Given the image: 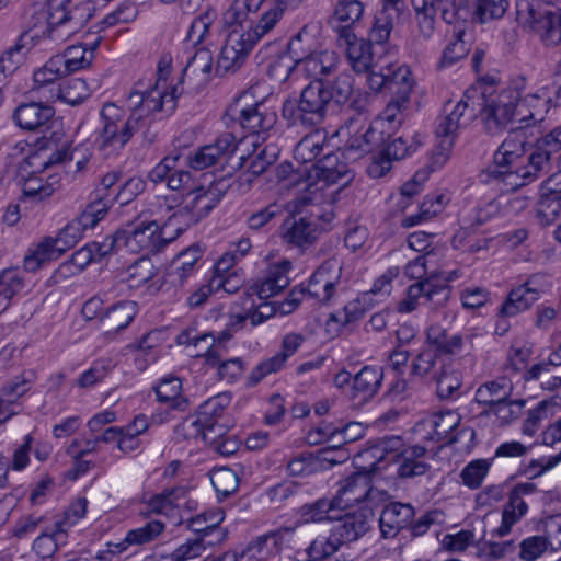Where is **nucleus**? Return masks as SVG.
<instances>
[{
	"mask_svg": "<svg viewBox=\"0 0 561 561\" xmlns=\"http://www.w3.org/2000/svg\"><path fill=\"white\" fill-rule=\"evenodd\" d=\"M339 57L334 51H306L297 56V59L286 66V78L288 76H305L313 80H323L337 69Z\"/></svg>",
	"mask_w": 561,
	"mask_h": 561,
	"instance_id": "nucleus-11",
	"label": "nucleus"
},
{
	"mask_svg": "<svg viewBox=\"0 0 561 561\" xmlns=\"http://www.w3.org/2000/svg\"><path fill=\"white\" fill-rule=\"evenodd\" d=\"M231 396L228 392H221L213 398H209L198 408L197 413L207 422L217 436L221 437L227 433V426L219 423L226 408L230 404Z\"/></svg>",
	"mask_w": 561,
	"mask_h": 561,
	"instance_id": "nucleus-36",
	"label": "nucleus"
},
{
	"mask_svg": "<svg viewBox=\"0 0 561 561\" xmlns=\"http://www.w3.org/2000/svg\"><path fill=\"white\" fill-rule=\"evenodd\" d=\"M65 251V248L58 244L56 239L47 237L30 249L24 257V268L28 272H36L46 262L58 259Z\"/></svg>",
	"mask_w": 561,
	"mask_h": 561,
	"instance_id": "nucleus-33",
	"label": "nucleus"
},
{
	"mask_svg": "<svg viewBox=\"0 0 561 561\" xmlns=\"http://www.w3.org/2000/svg\"><path fill=\"white\" fill-rule=\"evenodd\" d=\"M156 275V268L148 257L138 259L127 270L126 282L130 288H139Z\"/></svg>",
	"mask_w": 561,
	"mask_h": 561,
	"instance_id": "nucleus-64",
	"label": "nucleus"
},
{
	"mask_svg": "<svg viewBox=\"0 0 561 561\" xmlns=\"http://www.w3.org/2000/svg\"><path fill=\"white\" fill-rule=\"evenodd\" d=\"M370 477L364 472H355L341 481L335 500L341 506H348L368 499L371 494Z\"/></svg>",
	"mask_w": 561,
	"mask_h": 561,
	"instance_id": "nucleus-25",
	"label": "nucleus"
},
{
	"mask_svg": "<svg viewBox=\"0 0 561 561\" xmlns=\"http://www.w3.org/2000/svg\"><path fill=\"white\" fill-rule=\"evenodd\" d=\"M465 36L466 32L461 26H457L454 30L453 39H450L443 53L442 62L444 65H451L467 56L469 44L465 39Z\"/></svg>",
	"mask_w": 561,
	"mask_h": 561,
	"instance_id": "nucleus-63",
	"label": "nucleus"
},
{
	"mask_svg": "<svg viewBox=\"0 0 561 561\" xmlns=\"http://www.w3.org/2000/svg\"><path fill=\"white\" fill-rule=\"evenodd\" d=\"M178 87L171 93L157 85L146 92H130L126 100L129 111L124 117L123 111L113 103H107L101 111L103 128L96 138L98 148L105 156L119 152L137 131H141L146 145H152L158 138L156 114L172 112L175 107Z\"/></svg>",
	"mask_w": 561,
	"mask_h": 561,
	"instance_id": "nucleus-1",
	"label": "nucleus"
},
{
	"mask_svg": "<svg viewBox=\"0 0 561 561\" xmlns=\"http://www.w3.org/2000/svg\"><path fill=\"white\" fill-rule=\"evenodd\" d=\"M53 100H61L70 105L82 103L89 96V89L83 79L72 78L60 87H53Z\"/></svg>",
	"mask_w": 561,
	"mask_h": 561,
	"instance_id": "nucleus-47",
	"label": "nucleus"
},
{
	"mask_svg": "<svg viewBox=\"0 0 561 561\" xmlns=\"http://www.w3.org/2000/svg\"><path fill=\"white\" fill-rule=\"evenodd\" d=\"M490 173L497 183H503L505 186L516 190L539 176L541 172H535L528 163L527 167L517 171H510L508 167H497L495 164L494 169L491 170Z\"/></svg>",
	"mask_w": 561,
	"mask_h": 561,
	"instance_id": "nucleus-45",
	"label": "nucleus"
},
{
	"mask_svg": "<svg viewBox=\"0 0 561 561\" xmlns=\"http://www.w3.org/2000/svg\"><path fill=\"white\" fill-rule=\"evenodd\" d=\"M480 95L482 98V106L478 115L482 117L490 133H497L513 124L514 102L517 100L516 89L506 88L488 96L483 93H480Z\"/></svg>",
	"mask_w": 561,
	"mask_h": 561,
	"instance_id": "nucleus-8",
	"label": "nucleus"
},
{
	"mask_svg": "<svg viewBox=\"0 0 561 561\" xmlns=\"http://www.w3.org/2000/svg\"><path fill=\"white\" fill-rule=\"evenodd\" d=\"M371 512L369 510H357L339 517L331 529L341 546L358 540L370 527Z\"/></svg>",
	"mask_w": 561,
	"mask_h": 561,
	"instance_id": "nucleus-18",
	"label": "nucleus"
},
{
	"mask_svg": "<svg viewBox=\"0 0 561 561\" xmlns=\"http://www.w3.org/2000/svg\"><path fill=\"white\" fill-rule=\"evenodd\" d=\"M559 0H516L517 20L537 34L546 46L561 43Z\"/></svg>",
	"mask_w": 561,
	"mask_h": 561,
	"instance_id": "nucleus-6",
	"label": "nucleus"
},
{
	"mask_svg": "<svg viewBox=\"0 0 561 561\" xmlns=\"http://www.w3.org/2000/svg\"><path fill=\"white\" fill-rule=\"evenodd\" d=\"M202 250L198 245H191L180 252L173 260L168 272L171 284L182 286L195 273L202 259Z\"/></svg>",
	"mask_w": 561,
	"mask_h": 561,
	"instance_id": "nucleus-27",
	"label": "nucleus"
},
{
	"mask_svg": "<svg viewBox=\"0 0 561 561\" xmlns=\"http://www.w3.org/2000/svg\"><path fill=\"white\" fill-rule=\"evenodd\" d=\"M25 36L26 34L21 35L15 44L5 49L0 56V82L11 76L22 62Z\"/></svg>",
	"mask_w": 561,
	"mask_h": 561,
	"instance_id": "nucleus-57",
	"label": "nucleus"
},
{
	"mask_svg": "<svg viewBox=\"0 0 561 561\" xmlns=\"http://www.w3.org/2000/svg\"><path fill=\"white\" fill-rule=\"evenodd\" d=\"M524 137L519 134L508 136L494 154V164L510 167L513 161L524 153Z\"/></svg>",
	"mask_w": 561,
	"mask_h": 561,
	"instance_id": "nucleus-54",
	"label": "nucleus"
},
{
	"mask_svg": "<svg viewBox=\"0 0 561 561\" xmlns=\"http://www.w3.org/2000/svg\"><path fill=\"white\" fill-rule=\"evenodd\" d=\"M283 14L282 8L274 7L267 10L255 25L252 20V25L245 30L247 38L253 39V45H255L259 39L268 34L275 27Z\"/></svg>",
	"mask_w": 561,
	"mask_h": 561,
	"instance_id": "nucleus-58",
	"label": "nucleus"
},
{
	"mask_svg": "<svg viewBox=\"0 0 561 561\" xmlns=\"http://www.w3.org/2000/svg\"><path fill=\"white\" fill-rule=\"evenodd\" d=\"M540 297V290L534 286V279L512 289L500 309L503 317H515L528 310Z\"/></svg>",
	"mask_w": 561,
	"mask_h": 561,
	"instance_id": "nucleus-24",
	"label": "nucleus"
},
{
	"mask_svg": "<svg viewBox=\"0 0 561 561\" xmlns=\"http://www.w3.org/2000/svg\"><path fill=\"white\" fill-rule=\"evenodd\" d=\"M329 105V87L323 80H312L297 100L284 102L282 113L293 125L314 127L324 122Z\"/></svg>",
	"mask_w": 561,
	"mask_h": 561,
	"instance_id": "nucleus-7",
	"label": "nucleus"
},
{
	"mask_svg": "<svg viewBox=\"0 0 561 561\" xmlns=\"http://www.w3.org/2000/svg\"><path fill=\"white\" fill-rule=\"evenodd\" d=\"M176 433L184 439H198L204 442H214L217 436V432L203 420V417L196 413L194 416L186 417L176 427Z\"/></svg>",
	"mask_w": 561,
	"mask_h": 561,
	"instance_id": "nucleus-43",
	"label": "nucleus"
},
{
	"mask_svg": "<svg viewBox=\"0 0 561 561\" xmlns=\"http://www.w3.org/2000/svg\"><path fill=\"white\" fill-rule=\"evenodd\" d=\"M213 68V56L208 49H198L187 61L183 69L186 77L194 76L199 83H206L209 80Z\"/></svg>",
	"mask_w": 561,
	"mask_h": 561,
	"instance_id": "nucleus-52",
	"label": "nucleus"
},
{
	"mask_svg": "<svg viewBox=\"0 0 561 561\" xmlns=\"http://www.w3.org/2000/svg\"><path fill=\"white\" fill-rule=\"evenodd\" d=\"M561 150V126L537 139L534 151L528 157L530 168L535 172H548L551 157Z\"/></svg>",
	"mask_w": 561,
	"mask_h": 561,
	"instance_id": "nucleus-23",
	"label": "nucleus"
},
{
	"mask_svg": "<svg viewBox=\"0 0 561 561\" xmlns=\"http://www.w3.org/2000/svg\"><path fill=\"white\" fill-rule=\"evenodd\" d=\"M513 391V385L506 376L482 383L474 393V400L480 405H488L490 409L503 401L510 399Z\"/></svg>",
	"mask_w": 561,
	"mask_h": 561,
	"instance_id": "nucleus-32",
	"label": "nucleus"
},
{
	"mask_svg": "<svg viewBox=\"0 0 561 561\" xmlns=\"http://www.w3.org/2000/svg\"><path fill=\"white\" fill-rule=\"evenodd\" d=\"M101 41L102 37L98 36L91 42L69 46L61 55H55V58L59 59L60 67L66 76L90 67L94 59V51L100 46Z\"/></svg>",
	"mask_w": 561,
	"mask_h": 561,
	"instance_id": "nucleus-22",
	"label": "nucleus"
},
{
	"mask_svg": "<svg viewBox=\"0 0 561 561\" xmlns=\"http://www.w3.org/2000/svg\"><path fill=\"white\" fill-rule=\"evenodd\" d=\"M343 264L337 257L325 260L311 275L307 287H294L284 302L279 306L282 314L291 313L305 298H311L319 304H330L341 283Z\"/></svg>",
	"mask_w": 561,
	"mask_h": 561,
	"instance_id": "nucleus-3",
	"label": "nucleus"
},
{
	"mask_svg": "<svg viewBox=\"0 0 561 561\" xmlns=\"http://www.w3.org/2000/svg\"><path fill=\"white\" fill-rule=\"evenodd\" d=\"M137 313L134 301H121L108 308L101 317V324L105 334H114L129 325Z\"/></svg>",
	"mask_w": 561,
	"mask_h": 561,
	"instance_id": "nucleus-30",
	"label": "nucleus"
},
{
	"mask_svg": "<svg viewBox=\"0 0 561 561\" xmlns=\"http://www.w3.org/2000/svg\"><path fill=\"white\" fill-rule=\"evenodd\" d=\"M55 115V110L43 102H31L16 107L13 118L26 130L44 131Z\"/></svg>",
	"mask_w": 561,
	"mask_h": 561,
	"instance_id": "nucleus-21",
	"label": "nucleus"
},
{
	"mask_svg": "<svg viewBox=\"0 0 561 561\" xmlns=\"http://www.w3.org/2000/svg\"><path fill=\"white\" fill-rule=\"evenodd\" d=\"M159 402L167 404L171 410L185 411L188 400L182 396V381L178 377H165L156 388Z\"/></svg>",
	"mask_w": 561,
	"mask_h": 561,
	"instance_id": "nucleus-39",
	"label": "nucleus"
},
{
	"mask_svg": "<svg viewBox=\"0 0 561 561\" xmlns=\"http://www.w3.org/2000/svg\"><path fill=\"white\" fill-rule=\"evenodd\" d=\"M245 139L237 140L232 133L220 134L215 142L199 148L191 158L190 165L195 170H204L217 164L221 159L229 158Z\"/></svg>",
	"mask_w": 561,
	"mask_h": 561,
	"instance_id": "nucleus-16",
	"label": "nucleus"
},
{
	"mask_svg": "<svg viewBox=\"0 0 561 561\" xmlns=\"http://www.w3.org/2000/svg\"><path fill=\"white\" fill-rule=\"evenodd\" d=\"M238 122L250 135L256 136L255 139L245 137V141L242 144L250 141L251 146L256 147L257 140L260 138L264 140L266 133L275 126L277 115L273 108L267 106L266 102H256L239 111Z\"/></svg>",
	"mask_w": 561,
	"mask_h": 561,
	"instance_id": "nucleus-12",
	"label": "nucleus"
},
{
	"mask_svg": "<svg viewBox=\"0 0 561 561\" xmlns=\"http://www.w3.org/2000/svg\"><path fill=\"white\" fill-rule=\"evenodd\" d=\"M305 341L300 333H288L283 337L280 351L273 357L260 363L249 375L248 386L257 385L265 376L279 371Z\"/></svg>",
	"mask_w": 561,
	"mask_h": 561,
	"instance_id": "nucleus-17",
	"label": "nucleus"
},
{
	"mask_svg": "<svg viewBox=\"0 0 561 561\" xmlns=\"http://www.w3.org/2000/svg\"><path fill=\"white\" fill-rule=\"evenodd\" d=\"M291 268V263L288 260L274 263L268 266L264 277L252 286L244 294L242 307L245 308L247 301L251 300L255 295L260 300H267L282 293L289 285L288 273Z\"/></svg>",
	"mask_w": 561,
	"mask_h": 561,
	"instance_id": "nucleus-14",
	"label": "nucleus"
},
{
	"mask_svg": "<svg viewBox=\"0 0 561 561\" xmlns=\"http://www.w3.org/2000/svg\"><path fill=\"white\" fill-rule=\"evenodd\" d=\"M93 11L90 1L47 0L46 28L43 34L51 41L65 42L89 22Z\"/></svg>",
	"mask_w": 561,
	"mask_h": 561,
	"instance_id": "nucleus-5",
	"label": "nucleus"
},
{
	"mask_svg": "<svg viewBox=\"0 0 561 561\" xmlns=\"http://www.w3.org/2000/svg\"><path fill=\"white\" fill-rule=\"evenodd\" d=\"M340 507V503L333 500L320 499L311 504H305L300 508L301 517L306 523H319L325 519H333L330 512Z\"/></svg>",
	"mask_w": 561,
	"mask_h": 561,
	"instance_id": "nucleus-60",
	"label": "nucleus"
},
{
	"mask_svg": "<svg viewBox=\"0 0 561 561\" xmlns=\"http://www.w3.org/2000/svg\"><path fill=\"white\" fill-rule=\"evenodd\" d=\"M561 215V195L542 191L536 216L542 225L552 224Z\"/></svg>",
	"mask_w": 561,
	"mask_h": 561,
	"instance_id": "nucleus-61",
	"label": "nucleus"
},
{
	"mask_svg": "<svg viewBox=\"0 0 561 561\" xmlns=\"http://www.w3.org/2000/svg\"><path fill=\"white\" fill-rule=\"evenodd\" d=\"M364 3L359 0H340L330 16V23H336L340 28L352 30V26L358 22L364 14Z\"/></svg>",
	"mask_w": 561,
	"mask_h": 561,
	"instance_id": "nucleus-42",
	"label": "nucleus"
},
{
	"mask_svg": "<svg viewBox=\"0 0 561 561\" xmlns=\"http://www.w3.org/2000/svg\"><path fill=\"white\" fill-rule=\"evenodd\" d=\"M317 221L307 217H287L280 227L283 240L300 249L311 245L318 237Z\"/></svg>",
	"mask_w": 561,
	"mask_h": 561,
	"instance_id": "nucleus-19",
	"label": "nucleus"
},
{
	"mask_svg": "<svg viewBox=\"0 0 561 561\" xmlns=\"http://www.w3.org/2000/svg\"><path fill=\"white\" fill-rule=\"evenodd\" d=\"M371 135L374 130L371 126H367L363 131H356L346 141L341 151L344 160L356 161L365 153L370 151Z\"/></svg>",
	"mask_w": 561,
	"mask_h": 561,
	"instance_id": "nucleus-51",
	"label": "nucleus"
},
{
	"mask_svg": "<svg viewBox=\"0 0 561 561\" xmlns=\"http://www.w3.org/2000/svg\"><path fill=\"white\" fill-rule=\"evenodd\" d=\"M426 451L425 447L414 445L404 447L399 454H394L398 476L402 479H410L426 473L430 468L424 460Z\"/></svg>",
	"mask_w": 561,
	"mask_h": 561,
	"instance_id": "nucleus-26",
	"label": "nucleus"
},
{
	"mask_svg": "<svg viewBox=\"0 0 561 561\" xmlns=\"http://www.w3.org/2000/svg\"><path fill=\"white\" fill-rule=\"evenodd\" d=\"M482 98L477 89H469L457 102H447L436 123V136L439 139L438 152L433 156V163L444 164L449 158L458 131L478 116Z\"/></svg>",
	"mask_w": 561,
	"mask_h": 561,
	"instance_id": "nucleus-2",
	"label": "nucleus"
},
{
	"mask_svg": "<svg viewBox=\"0 0 561 561\" xmlns=\"http://www.w3.org/2000/svg\"><path fill=\"white\" fill-rule=\"evenodd\" d=\"M426 341L436 353L443 354H456L460 352L463 344L461 335H448L447 331L438 324H433L427 329Z\"/></svg>",
	"mask_w": 561,
	"mask_h": 561,
	"instance_id": "nucleus-41",
	"label": "nucleus"
},
{
	"mask_svg": "<svg viewBox=\"0 0 561 561\" xmlns=\"http://www.w3.org/2000/svg\"><path fill=\"white\" fill-rule=\"evenodd\" d=\"M468 0H430L435 8L436 13L439 11L442 19L448 24H458L465 21L468 14L466 4Z\"/></svg>",
	"mask_w": 561,
	"mask_h": 561,
	"instance_id": "nucleus-59",
	"label": "nucleus"
},
{
	"mask_svg": "<svg viewBox=\"0 0 561 561\" xmlns=\"http://www.w3.org/2000/svg\"><path fill=\"white\" fill-rule=\"evenodd\" d=\"M337 43L340 47L344 48L350 66L357 73L367 72L371 67H377V64L381 61L380 59H375L371 43L357 37L353 30H340Z\"/></svg>",
	"mask_w": 561,
	"mask_h": 561,
	"instance_id": "nucleus-13",
	"label": "nucleus"
},
{
	"mask_svg": "<svg viewBox=\"0 0 561 561\" xmlns=\"http://www.w3.org/2000/svg\"><path fill=\"white\" fill-rule=\"evenodd\" d=\"M164 529V523L158 519H151L140 527L128 530L125 536V542L142 546L156 540Z\"/></svg>",
	"mask_w": 561,
	"mask_h": 561,
	"instance_id": "nucleus-56",
	"label": "nucleus"
},
{
	"mask_svg": "<svg viewBox=\"0 0 561 561\" xmlns=\"http://www.w3.org/2000/svg\"><path fill=\"white\" fill-rule=\"evenodd\" d=\"M60 182L58 175H50L46 180L42 176L32 174L25 179L23 183V194L27 197L36 198L38 201L50 197L57 190Z\"/></svg>",
	"mask_w": 561,
	"mask_h": 561,
	"instance_id": "nucleus-48",
	"label": "nucleus"
},
{
	"mask_svg": "<svg viewBox=\"0 0 561 561\" xmlns=\"http://www.w3.org/2000/svg\"><path fill=\"white\" fill-rule=\"evenodd\" d=\"M220 197L215 188H206L198 184L190 193L182 196L181 208L173 215H180L175 226L184 227L197 224L206 217L219 203Z\"/></svg>",
	"mask_w": 561,
	"mask_h": 561,
	"instance_id": "nucleus-9",
	"label": "nucleus"
},
{
	"mask_svg": "<svg viewBox=\"0 0 561 561\" xmlns=\"http://www.w3.org/2000/svg\"><path fill=\"white\" fill-rule=\"evenodd\" d=\"M264 2L265 0H236L224 14L225 25L234 28L240 26L245 31L252 25L251 15L255 14Z\"/></svg>",
	"mask_w": 561,
	"mask_h": 561,
	"instance_id": "nucleus-37",
	"label": "nucleus"
},
{
	"mask_svg": "<svg viewBox=\"0 0 561 561\" xmlns=\"http://www.w3.org/2000/svg\"><path fill=\"white\" fill-rule=\"evenodd\" d=\"M388 73L390 75L388 78V90L393 94V96L402 98V100H409L414 84L409 67L404 65L394 67L393 65L388 64Z\"/></svg>",
	"mask_w": 561,
	"mask_h": 561,
	"instance_id": "nucleus-46",
	"label": "nucleus"
},
{
	"mask_svg": "<svg viewBox=\"0 0 561 561\" xmlns=\"http://www.w3.org/2000/svg\"><path fill=\"white\" fill-rule=\"evenodd\" d=\"M176 343L192 348H196L201 343H206V363L208 365H216L222 358V346L220 342L216 343L210 333L198 335L192 331H182L176 336Z\"/></svg>",
	"mask_w": 561,
	"mask_h": 561,
	"instance_id": "nucleus-40",
	"label": "nucleus"
},
{
	"mask_svg": "<svg viewBox=\"0 0 561 561\" xmlns=\"http://www.w3.org/2000/svg\"><path fill=\"white\" fill-rule=\"evenodd\" d=\"M329 87V102L343 105L351 100L354 92V78L348 72H342L333 81L324 82Z\"/></svg>",
	"mask_w": 561,
	"mask_h": 561,
	"instance_id": "nucleus-55",
	"label": "nucleus"
},
{
	"mask_svg": "<svg viewBox=\"0 0 561 561\" xmlns=\"http://www.w3.org/2000/svg\"><path fill=\"white\" fill-rule=\"evenodd\" d=\"M224 512L221 510L209 511L195 517L187 519L186 527L194 531L197 536H203L207 538L209 535H215V539H208V545H216L221 542L226 534L219 527L220 523L224 520Z\"/></svg>",
	"mask_w": 561,
	"mask_h": 561,
	"instance_id": "nucleus-29",
	"label": "nucleus"
},
{
	"mask_svg": "<svg viewBox=\"0 0 561 561\" xmlns=\"http://www.w3.org/2000/svg\"><path fill=\"white\" fill-rule=\"evenodd\" d=\"M180 215H171L162 226L154 220L129 224L117 231L118 242L130 253H158L184 231L182 226L173 229Z\"/></svg>",
	"mask_w": 561,
	"mask_h": 561,
	"instance_id": "nucleus-4",
	"label": "nucleus"
},
{
	"mask_svg": "<svg viewBox=\"0 0 561 561\" xmlns=\"http://www.w3.org/2000/svg\"><path fill=\"white\" fill-rule=\"evenodd\" d=\"M66 76L64 69L60 67L59 59L53 56L46 64L34 71L33 75V91L44 90V96L47 101H54L51 96L53 87H60L57 82L61 77Z\"/></svg>",
	"mask_w": 561,
	"mask_h": 561,
	"instance_id": "nucleus-38",
	"label": "nucleus"
},
{
	"mask_svg": "<svg viewBox=\"0 0 561 561\" xmlns=\"http://www.w3.org/2000/svg\"><path fill=\"white\" fill-rule=\"evenodd\" d=\"M461 416L456 411H445L435 414L432 419L433 434L431 439L440 443V445L454 444L458 440L457 427Z\"/></svg>",
	"mask_w": 561,
	"mask_h": 561,
	"instance_id": "nucleus-31",
	"label": "nucleus"
},
{
	"mask_svg": "<svg viewBox=\"0 0 561 561\" xmlns=\"http://www.w3.org/2000/svg\"><path fill=\"white\" fill-rule=\"evenodd\" d=\"M327 135L324 130L314 129L306 135L295 147L294 156L300 162L313 161L323 150Z\"/></svg>",
	"mask_w": 561,
	"mask_h": 561,
	"instance_id": "nucleus-44",
	"label": "nucleus"
},
{
	"mask_svg": "<svg viewBox=\"0 0 561 561\" xmlns=\"http://www.w3.org/2000/svg\"><path fill=\"white\" fill-rule=\"evenodd\" d=\"M112 207V198H93L77 217L79 224L87 229H93L107 215Z\"/></svg>",
	"mask_w": 561,
	"mask_h": 561,
	"instance_id": "nucleus-53",
	"label": "nucleus"
},
{
	"mask_svg": "<svg viewBox=\"0 0 561 561\" xmlns=\"http://www.w3.org/2000/svg\"><path fill=\"white\" fill-rule=\"evenodd\" d=\"M414 517V507L410 504L393 502L387 504L379 517V527L383 538H394L408 527Z\"/></svg>",
	"mask_w": 561,
	"mask_h": 561,
	"instance_id": "nucleus-20",
	"label": "nucleus"
},
{
	"mask_svg": "<svg viewBox=\"0 0 561 561\" xmlns=\"http://www.w3.org/2000/svg\"><path fill=\"white\" fill-rule=\"evenodd\" d=\"M341 151L327 153L317 161V176L329 184H334L344 180L347 183L353 178V172L348 165V160L341 161Z\"/></svg>",
	"mask_w": 561,
	"mask_h": 561,
	"instance_id": "nucleus-28",
	"label": "nucleus"
},
{
	"mask_svg": "<svg viewBox=\"0 0 561 561\" xmlns=\"http://www.w3.org/2000/svg\"><path fill=\"white\" fill-rule=\"evenodd\" d=\"M216 18L217 13L211 9L206 10L197 18H195L191 23L190 30L187 32V41H190L193 45L204 43L208 38L210 27L214 24Z\"/></svg>",
	"mask_w": 561,
	"mask_h": 561,
	"instance_id": "nucleus-62",
	"label": "nucleus"
},
{
	"mask_svg": "<svg viewBox=\"0 0 561 561\" xmlns=\"http://www.w3.org/2000/svg\"><path fill=\"white\" fill-rule=\"evenodd\" d=\"M419 35L428 41L435 32L436 11L430 0H412Z\"/></svg>",
	"mask_w": 561,
	"mask_h": 561,
	"instance_id": "nucleus-50",
	"label": "nucleus"
},
{
	"mask_svg": "<svg viewBox=\"0 0 561 561\" xmlns=\"http://www.w3.org/2000/svg\"><path fill=\"white\" fill-rule=\"evenodd\" d=\"M411 150L407 140L402 137L392 139L385 148L381 157L374 160L368 167L369 175L374 178L383 176L391 169L392 160H401L405 158Z\"/></svg>",
	"mask_w": 561,
	"mask_h": 561,
	"instance_id": "nucleus-35",
	"label": "nucleus"
},
{
	"mask_svg": "<svg viewBox=\"0 0 561 561\" xmlns=\"http://www.w3.org/2000/svg\"><path fill=\"white\" fill-rule=\"evenodd\" d=\"M227 28L228 33L215 69L218 76L234 73L239 70L254 46L253 39L247 38L244 30L240 26Z\"/></svg>",
	"mask_w": 561,
	"mask_h": 561,
	"instance_id": "nucleus-10",
	"label": "nucleus"
},
{
	"mask_svg": "<svg viewBox=\"0 0 561 561\" xmlns=\"http://www.w3.org/2000/svg\"><path fill=\"white\" fill-rule=\"evenodd\" d=\"M321 197V195L313 193L302 194L289 203V209L295 214L308 211L309 216L307 218L330 222L333 218V214L331 211L325 214L321 211V207L317 203Z\"/></svg>",
	"mask_w": 561,
	"mask_h": 561,
	"instance_id": "nucleus-49",
	"label": "nucleus"
},
{
	"mask_svg": "<svg viewBox=\"0 0 561 561\" xmlns=\"http://www.w3.org/2000/svg\"><path fill=\"white\" fill-rule=\"evenodd\" d=\"M450 297V287L446 284H436L432 279L416 282L409 286L407 297L400 301L398 310L400 312H412L419 306V299L424 300L434 308L443 307Z\"/></svg>",
	"mask_w": 561,
	"mask_h": 561,
	"instance_id": "nucleus-15",
	"label": "nucleus"
},
{
	"mask_svg": "<svg viewBox=\"0 0 561 561\" xmlns=\"http://www.w3.org/2000/svg\"><path fill=\"white\" fill-rule=\"evenodd\" d=\"M382 371L377 367L365 366L354 377L352 396L354 399L366 401L373 398L381 386Z\"/></svg>",
	"mask_w": 561,
	"mask_h": 561,
	"instance_id": "nucleus-34",
	"label": "nucleus"
}]
</instances>
